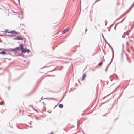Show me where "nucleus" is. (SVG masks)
Masks as SVG:
<instances>
[{"label": "nucleus", "mask_w": 134, "mask_h": 134, "mask_svg": "<svg viewBox=\"0 0 134 134\" xmlns=\"http://www.w3.org/2000/svg\"><path fill=\"white\" fill-rule=\"evenodd\" d=\"M114 23L113 24H111V25H110V27H111V26H113V24H114Z\"/></svg>", "instance_id": "28"}, {"label": "nucleus", "mask_w": 134, "mask_h": 134, "mask_svg": "<svg viewBox=\"0 0 134 134\" xmlns=\"http://www.w3.org/2000/svg\"><path fill=\"white\" fill-rule=\"evenodd\" d=\"M8 36L12 37V35H9L8 34L7 36Z\"/></svg>", "instance_id": "27"}, {"label": "nucleus", "mask_w": 134, "mask_h": 134, "mask_svg": "<svg viewBox=\"0 0 134 134\" xmlns=\"http://www.w3.org/2000/svg\"><path fill=\"white\" fill-rule=\"evenodd\" d=\"M105 42L110 47V46H111L109 43H108L107 41H106V40H105Z\"/></svg>", "instance_id": "20"}, {"label": "nucleus", "mask_w": 134, "mask_h": 134, "mask_svg": "<svg viewBox=\"0 0 134 134\" xmlns=\"http://www.w3.org/2000/svg\"><path fill=\"white\" fill-rule=\"evenodd\" d=\"M3 35V36H7V34H4Z\"/></svg>", "instance_id": "23"}, {"label": "nucleus", "mask_w": 134, "mask_h": 134, "mask_svg": "<svg viewBox=\"0 0 134 134\" xmlns=\"http://www.w3.org/2000/svg\"><path fill=\"white\" fill-rule=\"evenodd\" d=\"M102 37H103V39L104 40H105V38H104V36H103V35L102 36Z\"/></svg>", "instance_id": "35"}, {"label": "nucleus", "mask_w": 134, "mask_h": 134, "mask_svg": "<svg viewBox=\"0 0 134 134\" xmlns=\"http://www.w3.org/2000/svg\"><path fill=\"white\" fill-rule=\"evenodd\" d=\"M108 82H107V84H108Z\"/></svg>", "instance_id": "53"}, {"label": "nucleus", "mask_w": 134, "mask_h": 134, "mask_svg": "<svg viewBox=\"0 0 134 134\" xmlns=\"http://www.w3.org/2000/svg\"><path fill=\"white\" fill-rule=\"evenodd\" d=\"M30 52V50L29 49H28L26 48V52H27L28 53H29Z\"/></svg>", "instance_id": "17"}, {"label": "nucleus", "mask_w": 134, "mask_h": 134, "mask_svg": "<svg viewBox=\"0 0 134 134\" xmlns=\"http://www.w3.org/2000/svg\"><path fill=\"white\" fill-rule=\"evenodd\" d=\"M21 56L23 57H25V55H24V54H23L22 53V55Z\"/></svg>", "instance_id": "24"}, {"label": "nucleus", "mask_w": 134, "mask_h": 134, "mask_svg": "<svg viewBox=\"0 0 134 134\" xmlns=\"http://www.w3.org/2000/svg\"><path fill=\"white\" fill-rule=\"evenodd\" d=\"M10 51H11L12 52H14V55L16 53H15V48H10Z\"/></svg>", "instance_id": "7"}, {"label": "nucleus", "mask_w": 134, "mask_h": 134, "mask_svg": "<svg viewBox=\"0 0 134 134\" xmlns=\"http://www.w3.org/2000/svg\"><path fill=\"white\" fill-rule=\"evenodd\" d=\"M127 59L129 60L128 61V62L129 63H131V61L130 60H129V58H127Z\"/></svg>", "instance_id": "21"}, {"label": "nucleus", "mask_w": 134, "mask_h": 134, "mask_svg": "<svg viewBox=\"0 0 134 134\" xmlns=\"http://www.w3.org/2000/svg\"><path fill=\"white\" fill-rule=\"evenodd\" d=\"M69 28L66 29H65L62 31V33L63 34H65L67 32L69 31Z\"/></svg>", "instance_id": "4"}, {"label": "nucleus", "mask_w": 134, "mask_h": 134, "mask_svg": "<svg viewBox=\"0 0 134 134\" xmlns=\"http://www.w3.org/2000/svg\"><path fill=\"white\" fill-rule=\"evenodd\" d=\"M87 31V28H86V29H85V34L86 33V31Z\"/></svg>", "instance_id": "31"}, {"label": "nucleus", "mask_w": 134, "mask_h": 134, "mask_svg": "<svg viewBox=\"0 0 134 134\" xmlns=\"http://www.w3.org/2000/svg\"><path fill=\"white\" fill-rule=\"evenodd\" d=\"M86 74L85 73L83 74L81 79L82 80H83L85 79V78L86 77Z\"/></svg>", "instance_id": "5"}, {"label": "nucleus", "mask_w": 134, "mask_h": 134, "mask_svg": "<svg viewBox=\"0 0 134 134\" xmlns=\"http://www.w3.org/2000/svg\"><path fill=\"white\" fill-rule=\"evenodd\" d=\"M0 36L3 37V35H0Z\"/></svg>", "instance_id": "36"}, {"label": "nucleus", "mask_w": 134, "mask_h": 134, "mask_svg": "<svg viewBox=\"0 0 134 134\" xmlns=\"http://www.w3.org/2000/svg\"><path fill=\"white\" fill-rule=\"evenodd\" d=\"M3 50L8 52H9L10 51V48L4 49H3Z\"/></svg>", "instance_id": "13"}, {"label": "nucleus", "mask_w": 134, "mask_h": 134, "mask_svg": "<svg viewBox=\"0 0 134 134\" xmlns=\"http://www.w3.org/2000/svg\"><path fill=\"white\" fill-rule=\"evenodd\" d=\"M123 52H124V49H123L122 51V52L121 53V58H122H122H123Z\"/></svg>", "instance_id": "18"}, {"label": "nucleus", "mask_w": 134, "mask_h": 134, "mask_svg": "<svg viewBox=\"0 0 134 134\" xmlns=\"http://www.w3.org/2000/svg\"><path fill=\"white\" fill-rule=\"evenodd\" d=\"M87 57L88 58H89V56H88V57Z\"/></svg>", "instance_id": "50"}, {"label": "nucleus", "mask_w": 134, "mask_h": 134, "mask_svg": "<svg viewBox=\"0 0 134 134\" xmlns=\"http://www.w3.org/2000/svg\"><path fill=\"white\" fill-rule=\"evenodd\" d=\"M6 55H12L11 54H10V53H8Z\"/></svg>", "instance_id": "29"}, {"label": "nucleus", "mask_w": 134, "mask_h": 134, "mask_svg": "<svg viewBox=\"0 0 134 134\" xmlns=\"http://www.w3.org/2000/svg\"><path fill=\"white\" fill-rule=\"evenodd\" d=\"M93 71H94V70H93Z\"/></svg>", "instance_id": "56"}, {"label": "nucleus", "mask_w": 134, "mask_h": 134, "mask_svg": "<svg viewBox=\"0 0 134 134\" xmlns=\"http://www.w3.org/2000/svg\"><path fill=\"white\" fill-rule=\"evenodd\" d=\"M14 48L15 50V53H18L17 52V51H19L21 50V47H20L19 45V47H16Z\"/></svg>", "instance_id": "2"}, {"label": "nucleus", "mask_w": 134, "mask_h": 134, "mask_svg": "<svg viewBox=\"0 0 134 134\" xmlns=\"http://www.w3.org/2000/svg\"><path fill=\"white\" fill-rule=\"evenodd\" d=\"M110 65V64L109 63L108 64V65L107 66V68H108V67L109 66V65Z\"/></svg>", "instance_id": "32"}, {"label": "nucleus", "mask_w": 134, "mask_h": 134, "mask_svg": "<svg viewBox=\"0 0 134 134\" xmlns=\"http://www.w3.org/2000/svg\"><path fill=\"white\" fill-rule=\"evenodd\" d=\"M108 68L106 67V68L105 70V71H107Z\"/></svg>", "instance_id": "34"}, {"label": "nucleus", "mask_w": 134, "mask_h": 134, "mask_svg": "<svg viewBox=\"0 0 134 134\" xmlns=\"http://www.w3.org/2000/svg\"><path fill=\"white\" fill-rule=\"evenodd\" d=\"M110 46V47L111 48V50H112V51L113 57H114V51H113V48L111 46Z\"/></svg>", "instance_id": "8"}, {"label": "nucleus", "mask_w": 134, "mask_h": 134, "mask_svg": "<svg viewBox=\"0 0 134 134\" xmlns=\"http://www.w3.org/2000/svg\"><path fill=\"white\" fill-rule=\"evenodd\" d=\"M20 47H21V50L22 53H25L26 52V49L24 48V44L22 43L20 44Z\"/></svg>", "instance_id": "1"}, {"label": "nucleus", "mask_w": 134, "mask_h": 134, "mask_svg": "<svg viewBox=\"0 0 134 134\" xmlns=\"http://www.w3.org/2000/svg\"><path fill=\"white\" fill-rule=\"evenodd\" d=\"M103 61H104V59H103Z\"/></svg>", "instance_id": "54"}, {"label": "nucleus", "mask_w": 134, "mask_h": 134, "mask_svg": "<svg viewBox=\"0 0 134 134\" xmlns=\"http://www.w3.org/2000/svg\"><path fill=\"white\" fill-rule=\"evenodd\" d=\"M113 76V75H111V76H110V77H112Z\"/></svg>", "instance_id": "47"}, {"label": "nucleus", "mask_w": 134, "mask_h": 134, "mask_svg": "<svg viewBox=\"0 0 134 134\" xmlns=\"http://www.w3.org/2000/svg\"><path fill=\"white\" fill-rule=\"evenodd\" d=\"M3 103V102H0V105H2Z\"/></svg>", "instance_id": "26"}, {"label": "nucleus", "mask_w": 134, "mask_h": 134, "mask_svg": "<svg viewBox=\"0 0 134 134\" xmlns=\"http://www.w3.org/2000/svg\"><path fill=\"white\" fill-rule=\"evenodd\" d=\"M2 42L1 40V41H0V42Z\"/></svg>", "instance_id": "51"}, {"label": "nucleus", "mask_w": 134, "mask_h": 134, "mask_svg": "<svg viewBox=\"0 0 134 134\" xmlns=\"http://www.w3.org/2000/svg\"><path fill=\"white\" fill-rule=\"evenodd\" d=\"M12 37H13V36H16V35H12Z\"/></svg>", "instance_id": "33"}, {"label": "nucleus", "mask_w": 134, "mask_h": 134, "mask_svg": "<svg viewBox=\"0 0 134 134\" xmlns=\"http://www.w3.org/2000/svg\"><path fill=\"white\" fill-rule=\"evenodd\" d=\"M113 57V56L112 57V59L110 61V63H109V64H111V63L112 62V60H113V57Z\"/></svg>", "instance_id": "22"}, {"label": "nucleus", "mask_w": 134, "mask_h": 134, "mask_svg": "<svg viewBox=\"0 0 134 134\" xmlns=\"http://www.w3.org/2000/svg\"><path fill=\"white\" fill-rule=\"evenodd\" d=\"M63 68V66H62L61 67V69H62Z\"/></svg>", "instance_id": "49"}, {"label": "nucleus", "mask_w": 134, "mask_h": 134, "mask_svg": "<svg viewBox=\"0 0 134 134\" xmlns=\"http://www.w3.org/2000/svg\"><path fill=\"white\" fill-rule=\"evenodd\" d=\"M132 5H134V3H133Z\"/></svg>", "instance_id": "40"}, {"label": "nucleus", "mask_w": 134, "mask_h": 134, "mask_svg": "<svg viewBox=\"0 0 134 134\" xmlns=\"http://www.w3.org/2000/svg\"><path fill=\"white\" fill-rule=\"evenodd\" d=\"M120 23V22H118L115 25V27H114V29L115 30H116V26H117V25L119 24V23Z\"/></svg>", "instance_id": "16"}, {"label": "nucleus", "mask_w": 134, "mask_h": 134, "mask_svg": "<svg viewBox=\"0 0 134 134\" xmlns=\"http://www.w3.org/2000/svg\"><path fill=\"white\" fill-rule=\"evenodd\" d=\"M15 30H11L10 31V33H11L12 35H14L15 34Z\"/></svg>", "instance_id": "10"}, {"label": "nucleus", "mask_w": 134, "mask_h": 134, "mask_svg": "<svg viewBox=\"0 0 134 134\" xmlns=\"http://www.w3.org/2000/svg\"><path fill=\"white\" fill-rule=\"evenodd\" d=\"M2 32H3L5 33H10V31H9L8 29H6L4 31H2Z\"/></svg>", "instance_id": "9"}, {"label": "nucleus", "mask_w": 134, "mask_h": 134, "mask_svg": "<svg viewBox=\"0 0 134 134\" xmlns=\"http://www.w3.org/2000/svg\"><path fill=\"white\" fill-rule=\"evenodd\" d=\"M116 79H117V80H118V78L117 77H116Z\"/></svg>", "instance_id": "39"}, {"label": "nucleus", "mask_w": 134, "mask_h": 134, "mask_svg": "<svg viewBox=\"0 0 134 134\" xmlns=\"http://www.w3.org/2000/svg\"><path fill=\"white\" fill-rule=\"evenodd\" d=\"M132 8V7L130 6L129 8V9L128 10H127V11L126 12V13H127L129 12L131 9Z\"/></svg>", "instance_id": "11"}, {"label": "nucleus", "mask_w": 134, "mask_h": 134, "mask_svg": "<svg viewBox=\"0 0 134 134\" xmlns=\"http://www.w3.org/2000/svg\"><path fill=\"white\" fill-rule=\"evenodd\" d=\"M110 79V80L111 81H112V79Z\"/></svg>", "instance_id": "43"}, {"label": "nucleus", "mask_w": 134, "mask_h": 134, "mask_svg": "<svg viewBox=\"0 0 134 134\" xmlns=\"http://www.w3.org/2000/svg\"><path fill=\"white\" fill-rule=\"evenodd\" d=\"M14 33H15V34H20L19 32H17L16 31H15V30Z\"/></svg>", "instance_id": "19"}, {"label": "nucleus", "mask_w": 134, "mask_h": 134, "mask_svg": "<svg viewBox=\"0 0 134 134\" xmlns=\"http://www.w3.org/2000/svg\"><path fill=\"white\" fill-rule=\"evenodd\" d=\"M2 68H0V70Z\"/></svg>", "instance_id": "46"}, {"label": "nucleus", "mask_w": 134, "mask_h": 134, "mask_svg": "<svg viewBox=\"0 0 134 134\" xmlns=\"http://www.w3.org/2000/svg\"><path fill=\"white\" fill-rule=\"evenodd\" d=\"M10 59H8V60H10Z\"/></svg>", "instance_id": "55"}, {"label": "nucleus", "mask_w": 134, "mask_h": 134, "mask_svg": "<svg viewBox=\"0 0 134 134\" xmlns=\"http://www.w3.org/2000/svg\"><path fill=\"white\" fill-rule=\"evenodd\" d=\"M8 90H9L10 89V87H8Z\"/></svg>", "instance_id": "38"}, {"label": "nucleus", "mask_w": 134, "mask_h": 134, "mask_svg": "<svg viewBox=\"0 0 134 134\" xmlns=\"http://www.w3.org/2000/svg\"><path fill=\"white\" fill-rule=\"evenodd\" d=\"M125 18H124V19L122 20L120 22H121V23L122 22V21H123L125 20ZM119 22L120 23V22Z\"/></svg>", "instance_id": "30"}, {"label": "nucleus", "mask_w": 134, "mask_h": 134, "mask_svg": "<svg viewBox=\"0 0 134 134\" xmlns=\"http://www.w3.org/2000/svg\"><path fill=\"white\" fill-rule=\"evenodd\" d=\"M126 44H128V42H127V43H126Z\"/></svg>", "instance_id": "45"}, {"label": "nucleus", "mask_w": 134, "mask_h": 134, "mask_svg": "<svg viewBox=\"0 0 134 134\" xmlns=\"http://www.w3.org/2000/svg\"><path fill=\"white\" fill-rule=\"evenodd\" d=\"M105 25H106L107 24V21L106 20H105Z\"/></svg>", "instance_id": "25"}, {"label": "nucleus", "mask_w": 134, "mask_h": 134, "mask_svg": "<svg viewBox=\"0 0 134 134\" xmlns=\"http://www.w3.org/2000/svg\"><path fill=\"white\" fill-rule=\"evenodd\" d=\"M13 39L15 40H23V38L21 37L18 36L14 38Z\"/></svg>", "instance_id": "3"}, {"label": "nucleus", "mask_w": 134, "mask_h": 134, "mask_svg": "<svg viewBox=\"0 0 134 134\" xmlns=\"http://www.w3.org/2000/svg\"><path fill=\"white\" fill-rule=\"evenodd\" d=\"M134 5H133L132 4L131 5V7H132V8Z\"/></svg>", "instance_id": "37"}, {"label": "nucleus", "mask_w": 134, "mask_h": 134, "mask_svg": "<svg viewBox=\"0 0 134 134\" xmlns=\"http://www.w3.org/2000/svg\"><path fill=\"white\" fill-rule=\"evenodd\" d=\"M0 54L3 55H5L7 54V53L5 51H3L1 52H0Z\"/></svg>", "instance_id": "6"}, {"label": "nucleus", "mask_w": 134, "mask_h": 134, "mask_svg": "<svg viewBox=\"0 0 134 134\" xmlns=\"http://www.w3.org/2000/svg\"><path fill=\"white\" fill-rule=\"evenodd\" d=\"M103 62L102 61L100 62L99 63H98L97 65L98 66H100L101 65H102V64H103Z\"/></svg>", "instance_id": "12"}, {"label": "nucleus", "mask_w": 134, "mask_h": 134, "mask_svg": "<svg viewBox=\"0 0 134 134\" xmlns=\"http://www.w3.org/2000/svg\"><path fill=\"white\" fill-rule=\"evenodd\" d=\"M59 107L60 108H62L63 107V105L62 104H60L59 105Z\"/></svg>", "instance_id": "15"}, {"label": "nucleus", "mask_w": 134, "mask_h": 134, "mask_svg": "<svg viewBox=\"0 0 134 134\" xmlns=\"http://www.w3.org/2000/svg\"><path fill=\"white\" fill-rule=\"evenodd\" d=\"M115 91V90L114 91H113L112 92H113V91Z\"/></svg>", "instance_id": "41"}, {"label": "nucleus", "mask_w": 134, "mask_h": 134, "mask_svg": "<svg viewBox=\"0 0 134 134\" xmlns=\"http://www.w3.org/2000/svg\"><path fill=\"white\" fill-rule=\"evenodd\" d=\"M110 31V29H109L108 30V31L109 32Z\"/></svg>", "instance_id": "42"}, {"label": "nucleus", "mask_w": 134, "mask_h": 134, "mask_svg": "<svg viewBox=\"0 0 134 134\" xmlns=\"http://www.w3.org/2000/svg\"><path fill=\"white\" fill-rule=\"evenodd\" d=\"M132 28H133L132 27H131V29H132Z\"/></svg>", "instance_id": "48"}, {"label": "nucleus", "mask_w": 134, "mask_h": 134, "mask_svg": "<svg viewBox=\"0 0 134 134\" xmlns=\"http://www.w3.org/2000/svg\"><path fill=\"white\" fill-rule=\"evenodd\" d=\"M122 37L123 38H124V37L123 36H122Z\"/></svg>", "instance_id": "44"}, {"label": "nucleus", "mask_w": 134, "mask_h": 134, "mask_svg": "<svg viewBox=\"0 0 134 134\" xmlns=\"http://www.w3.org/2000/svg\"><path fill=\"white\" fill-rule=\"evenodd\" d=\"M22 55V54H21L20 53H19V54H15V56H21Z\"/></svg>", "instance_id": "14"}, {"label": "nucleus", "mask_w": 134, "mask_h": 134, "mask_svg": "<svg viewBox=\"0 0 134 134\" xmlns=\"http://www.w3.org/2000/svg\"><path fill=\"white\" fill-rule=\"evenodd\" d=\"M44 68V67H43L42 68Z\"/></svg>", "instance_id": "52"}]
</instances>
